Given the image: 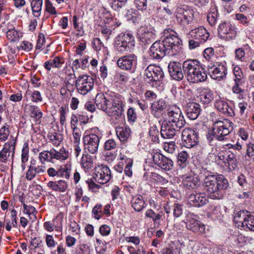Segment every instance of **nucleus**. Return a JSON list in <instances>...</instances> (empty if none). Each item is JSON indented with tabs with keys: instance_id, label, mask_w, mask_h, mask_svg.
<instances>
[{
	"instance_id": "nucleus-32",
	"label": "nucleus",
	"mask_w": 254,
	"mask_h": 254,
	"mask_svg": "<svg viewBox=\"0 0 254 254\" xmlns=\"http://www.w3.org/2000/svg\"><path fill=\"white\" fill-rule=\"evenodd\" d=\"M120 159L121 161H124V163L126 164V166L124 170L125 174L127 176L131 177L132 175L131 168L133 164V160L131 159L127 158L126 156L122 155V153L120 154Z\"/></svg>"
},
{
	"instance_id": "nucleus-43",
	"label": "nucleus",
	"mask_w": 254,
	"mask_h": 254,
	"mask_svg": "<svg viewBox=\"0 0 254 254\" xmlns=\"http://www.w3.org/2000/svg\"><path fill=\"white\" fill-rule=\"evenodd\" d=\"M199 99L203 104H208L213 100V95L210 91H204L200 96Z\"/></svg>"
},
{
	"instance_id": "nucleus-6",
	"label": "nucleus",
	"mask_w": 254,
	"mask_h": 254,
	"mask_svg": "<svg viewBox=\"0 0 254 254\" xmlns=\"http://www.w3.org/2000/svg\"><path fill=\"white\" fill-rule=\"evenodd\" d=\"M163 77L164 73L160 66L150 65L145 70L144 80L153 86L157 85V82H159Z\"/></svg>"
},
{
	"instance_id": "nucleus-11",
	"label": "nucleus",
	"mask_w": 254,
	"mask_h": 254,
	"mask_svg": "<svg viewBox=\"0 0 254 254\" xmlns=\"http://www.w3.org/2000/svg\"><path fill=\"white\" fill-rule=\"evenodd\" d=\"M151 155L154 164L158 167L166 171L173 168L174 163L171 159L157 151H153Z\"/></svg>"
},
{
	"instance_id": "nucleus-23",
	"label": "nucleus",
	"mask_w": 254,
	"mask_h": 254,
	"mask_svg": "<svg viewBox=\"0 0 254 254\" xmlns=\"http://www.w3.org/2000/svg\"><path fill=\"white\" fill-rule=\"evenodd\" d=\"M215 106L219 111L226 115L230 117H234L235 115L233 109L225 101L220 100L216 101Z\"/></svg>"
},
{
	"instance_id": "nucleus-15",
	"label": "nucleus",
	"mask_w": 254,
	"mask_h": 254,
	"mask_svg": "<svg viewBox=\"0 0 254 254\" xmlns=\"http://www.w3.org/2000/svg\"><path fill=\"white\" fill-rule=\"evenodd\" d=\"M150 56L155 59H160L166 55L170 56L168 49L166 48L161 40L155 42L150 49Z\"/></svg>"
},
{
	"instance_id": "nucleus-62",
	"label": "nucleus",
	"mask_w": 254,
	"mask_h": 254,
	"mask_svg": "<svg viewBox=\"0 0 254 254\" xmlns=\"http://www.w3.org/2000/svg\"><path fill=\"white\" fill-rule=\"evenodd\" d=\"M127 1V0H112V6L115 9L121 8L126 4Z\"/></svg>"
},
{
	"instance_id": "nucleus-40",
	"label": "nucleus",
	"mask_w": 254,
	"mask_h": 254,
	"mask_svg": "<svg viewBox=\"0 0 254 254\" xmlns=\"http://www.w3.org/2000/svg\"><path fill=\"white\" fill-rule=\"evenodd\" d=\"M227 166H232L233 169L237 167V161L236 155L230 151L226 152Z\"/></svg>"
},
{
	"instance_id": "nucleus-5",
	"label": "nucleus",
	"mask_w": 254,
	"mask_h": 254,
	"mask_svg": "<svg viewBox=\"0 0 254 254\" xmlns=\"http://www.w3.org/2000/svg\"><path fill=\"white\" fill-rule=\"evenodd\" d=\"M167 116L169 124H172L177 129H181L184 127L186 122L179 108L176 105L170 106L167 109Z\"/></svg>"
},
{
	"instance_id": "nucleus-63",
	"label": "nucleus",
	"mask_w": 254,
	"mask_h": 254,
	"mask_svg": "<svg viewBox=\"0 0 254 254\" xmlns=\"http://www.w3.org/2000/svg\"><path fill=\"white\" fill-rule=\"evenodd\" d=\"M173 213L174 216L178 217L183 214L182 205L178 204H175L174 205Z\"/></svg>"
},
{
	"instance_id": "nucleus-41",
	"label": "nucleus",
	"mask_w": 254,
	"mask_h": 254,
	"mask_svg": "<svg viewBox=\"0 0 254 254\" xmlns=\"http://www.w3.org/2000/svg\"><path fill=\"white\" fill-rule=\"evenodd\" d=\"M36 175V166L35 162L31 161V164L28 167V169L26 173L25 178L28 181H31L34 178Z\"/></svg>"
},
{
	"instance_id": "nucleus-14",
	"label": "nucleus",
	"mask_w": 254,
	"mask_h": 254,
	"mask_svg": "<svg viewBox=\"0 0 254 254\" xmlns=\"http://www.w3.org/2000/svg\"><path fill=\"white\" fill-rule=\"evenodd\" d=\"M207 70L212 78L218 80L223 79L227 74V68L225 66L217 63L208 65Z\"/></svg>"
},
{
	"instance_id": "nucleus-38",
	"label": "nucleus",
	"mask_w": 254,
	"mask_h": 254,
	"mask_svg": "<svg viewBox=\"0 0 254 254\" xmlns=\"http://www.w3.org/2000/svg\"><path fill=\"white\" fill-rule=\"evenodd\" d=\"M29 111L31 118L35 119L36 121H39L42 117L43 113L37 106H30Z\"/></svg>"
},
{
	"instance_id": "nucleus-56",
	"label": "nucleus",
	"mask_w": 254,
	"mask_h": 254,
	"mask_svg": "<svg viewBox=\"0 0 254 254\" xmlns=\"http://www.w3.org/2000/svg\"><path fill=\"white\" fill-rule=\"evenodd\" d=\"M127 119L129 122L134 123L136 119V114L133 108H129L127 112Z\"/></svg>"
},
{
	"instance_id": "nucleus-17",
	"label": "nucleus",
	"mask_w": 254,
	"mask_h": 254,
	"mask_svg": "<svg viewBox=\"0 0 254 254\" xmlns=\"http://www.w3.org/2000/svg\"><path fill=\"white\" fill-rule=\"evenodd\" d=\"M168 104L166 101L160 99L155 101L151 104V110L152 114L156 118H164L166 115L165 110L167 109Z\"/></svg>"
},
{
	"instance_id": "nucleus-50",
	"label": "nucleus",
	"mask_w": 254,
	"mask_h": 254,
	"mask_svg": "<svg viewBox=\"0 0 254 254\" xmlns=\"http://www.w3.org/2000/svg\"><path fill=\"white\" fill-rule=\"evenodd\" d=\"M233 72L235 76V79H234V80H236L237 81V82L242 81V79L244 77V74L242 71L241 68L239 66H235L233 68Z\"/></svg>"
},
{
	"instance_id": "nucleus-55",
	"label": "nucleus",
	"mask_w": 254,
	"mask_h": 254,
	"mask_svg": "<svg viewBox=\"0 0 254 254\" xmlns=\"http://www.w3.org/2000/svg\"><path fill=\"white\" fill-rule=\"evenodd\" d=\"M175 142L174 141L166 142L164 145V149L170 153H172L175 150Z\"/></svg>"
},
{
	"instance_id": "nucleus-37",
	"label": "nucleus",
	"mask_w": 254,
	"mask_h": 254,
	"mask_svg": "<svg viewBox=\"0 0 254 254\" xmlns=\"http://www.w3.org/2000/svg\"><path fill=\"white\" fill-rule=\"evenodd\" d=\"M81 163L82 167L86 170L90 169L93 166V159L92 157L88 154L83 155Z\"/></svg>"
},
{
	"instance_id": "nucleus-21",
	"label": "nucleus",
	"mask_w": 254,
	"mask_h": 254,
	"mask_svg": "<svg viewBox=\"0 0 254 254\" xmlns=\"http://www.w3.org/2000/svg\"><path fill=\"white\" fill-rule=\"evenodd\" d=\"M180 129H177L175 126L173 124H168L167 121H163L161 125V129L160 134L164 138H171L176 134V131Z\"/></svg>"
},
{
	"instance_id": "nucleus-25",
	"label": "nucleus",
	"mask_w": 254,
	"mask_h": 254,
	"mask_svg": "<svg viewBox=\"0 0 254 254\" xmlns=\"http://www.w3.org/2000/svg\"><path fill=\"white\" fill-rule=\"evenodd\" d=\"M180 14L177 16L178 20L180 19L183 24H188L191 21L193 17V11L192 9H184L180 8L179 10Z\"/></svg>"
},
{
	"instance_id": "nucleus-27",
	"label": "nucleus",
	"mask_w": 254,
	"mask_h": 254,
	"mask_svg": "<svg viewBox=\"0 0 254 254\" xmlns=\"http://www.w3.org/2000/svg\"><path fill=\"white\" fill-rule=\"evenodd\" d=\"M24 98L27 101H30L35 103H38L43 100V98L40 91L32 90L30 89L26 90Z\"/></svg>"
},
{
	"instance_id": "nucleus-30",
	"label": "nucleus",
	"mask_w": 254,
	"mask_h": 254,
	"mask_svg": "<svg viewBox=\"0 0 254 254\" xmlns=\"http://www.w3.org/2000/svg\"><path fill=\"white\" fill-rule=\"evenodd\" d=\"M131 206L136 211H140L145 207V201L143 196L140 194H136L132 197Z\"/></svg>"
},
{
	"instance_id": "nucleus-60",
	"label": "nucleus",
	"mask_w": 254,
	"mask_h": 254,
	"mask_svg": "<svg viewBox=\"0 0 254 254\" xmlns=\"http://www.w3.org/2000/svg\"><path fill=\"white\" fill-rule=\"evenodd\" d=\"M246 155L254 159V144L250 142L247 144Z\"/></svg>"
},
{
	"instance_id": "nucleus-53",
	"label": "nucleus",
	"mask_w": 254,
	"mask_h": 254,
	"mask_svg": "<svg viewBox=\"0 0 254 254\" xmlns=\"http://www.w3.org/2000/svg\"><path fill=\"white\" fill-rule=\"evenodd\" d=\"M219 37L225 41H229L235 38L236 35L234 33H218Z\"/></svg>"
},
{
	"instance_id": "nucleus-39",
	"label": "nucleus",
	"mask_w": 254,
	"mask_h": 254,
	"mask_svg": "<svg viewBox=\"0 0 254 254\" xmlns=\"http://www.w3.org/2000/svg\"><path fill=\"white\" fill-rule=\"evenodd\" d=\"M11 146L9 144H5L1 151H0V161L5 162L10 156Z\"/></svg>"
},
{
	"instance_id": "nucleus-19",
	"label": "nucleus",
	"mask_w": 254,
	"mask_h": 254,
	"mask_svg": "<svg viewBox=\"0 0 254 254\" xmlns=\"http://www.w3.org/2000/svg\"><path fill=\"white\" fill-rule=\"evenodd\" d=\"M119 67L123 69L129 70L135 67L136 57L134 55L123 56L119 59L117 62Z\"/></svg>"
},
{
	"instance_id": "nucleus-10",
	"label": "nucleus",
	"mask_w": 254,
	"mask_h": 254,
	"mask_svg": "<svg viewBox=\"0 0 254 254\" xmlns=\"http://www.w3.org/2000/svg\"><path fill=\"white\" fill-rule=\"evenodd\" d=\"M83 140L86 153L94 154L97 152L100 143V138L97 135L90 133L84 136Z\"/></svg>"
},
{
	"instance_id": "nucleus-54",
	"label": "nucleus",
	"mask_w": 254,
	"mask_h": 254,
	"mask_svg": "<svg viewBox=\"0 0 254 254\" xmlns=\"http://www.w3.org/2000/svg\"><path fill=\"white\" fill-rule=\"evenodd\" d=\"M123 108L122 101L118 98H115L113 99L112 103L109 109Z\"/></svg>"
},
{
	"instance_id": "nucleus-7",
	"label": "nucleus",
	"mask_w": 254,
	"mask_h": 254,
	"mask_svg": "<svg viewBox=\"0 0 254 254\" xmlns=\"http://www.w3.org/2000/svg\"><path fill=\"white\" fill-rule=\"evenodd\" d=\"M75 85L78 92L80 94L85 95L93 89V78L86 74L80 75L76 80Z\"/></svg>"
},
{
	"instance_id": "nucleus-26",
	"label": "nucleus",
	"mask_w": 254,
	"mask_h": 254,
	"mask_svg": "<svg viewBox=\"0 0 254 254\" xmlns=\"http://www.w3.org/2000/svg\"><path fill=\"white\" fill-rule=\"evenodd\" d=\"M48 187L54 191L64 192L68 188V184L63 180L50 181L48 183Z\"/></svg>"
},
{
	"instance_id": "nucleus-35",
	"label": "nucleus",
	"mask_w": 254,
	"mask_h": 254,
	"mask_svg": "<svg viewBox=\"0 0 254 254\" xmlns=\"http://www.w3.org/2000/svg\"><path fill=\"white\" fill-rule=\"evenodd\" d=\"M123 108L109 109L107 113L108 115L117 121L122 120L123 118Z\"/></svg>"
},
{
	"instance_id": "nucleus-45",
	"label": "nucleus",
	"mask_w": 254,
	"mask_h": 254,
	"mask_svg": "<svg viewBox=\"0 0 254 254\" xmlns=\"http://www.w3.org/2000/svg\"><path fill=\"white\" fill-rule=\"evenodd\" d=\"M71 170L70 166L65 165L59 169V176L68 179L70 176Z\"/></svg>"
},
{
	"instance_id": "nucleus-4",
	"label": "nucleus",
	"mask_w": 254,
	"mask_h": 254,
	"mask_svg": "<svg viewBox=\"0 0 254 254\" xmlns=\"http://www.w3.org/2000/svg\"><path fill=\"white\" fill-rule=\"evenodd\" d=\"M234 221L244 230L254 231V212L240 211L234 216Z\"/></svg>"
},
{
	"instance_id": "nucleus-51",
	"label": "nucleus",
	"mask_w": 254,
	"mask_h": 254,
	"mask_svg": "<svg viewBox=\"0 0 254 254\" xmlns=\"http://www.w3.org/2000/svg\"><path fill=\"white\" fill-rule=\"evenodd\" d=\"M9 134L8 126H3L0 129V140L1 141L5 140L7 138Z\"/></svg>"
},
{
	"instance_id": "nucleus-59",
	"label": "nucleus",
	"mask_w": 254,
	"mask_h": 254,
	"mask_svg": "<svg viewBox=\"0 0 254 254\" xmlns=\"http://www.w3.org/2000/svg\"><path fill=\"white\" fill-rule=\"evenodd\" d=\"M73 130V142L74 144H80V136H81V132L80 131L76 128L72 129Z\"/></svg>"
},
{
	"instance_id": "nucleus-49",
	"label": "nucleus",
	"mask_w": 254,
	"mask_h": 254,
	"mask_svg": "<svg viewBox=\"0 0 254 254\" xmlns=\"http://www.w3.org/2000/svg\"><path fill=\"white\" fill-rule=\"evenodd\" d=\"M29 158V148L28 144L24 143L21 154V161L22 163H24L27 162Z\"/></svg>"
},
{
	"instance_id": "nucleus-46",
	"label": "nucleus",
	"mask_w": 254,
	"mask_h": 254,
	"mask_svg": "<svg viewBox=\"0 0 254 254\" xmlns=\"http://www.w3.org/2000/svg\"><path fill=\"white\" fill-rule=\"evenodd\" d=\"M159 131L156 126L150 127L149 134L151 140L153 142L159 141Z\"/></svg>"
},
{
	"instance_id": "nucleus-1",
	"label": "nucleus",
	"mask_w": 254,
	"mask_h": 254,
	"mask_svg": "<svg viewBox=\"0 0 254 254\" xmlns=\"http://www.w3.org/2000/svg\"><path fill=\"white\" fill-rule=\"evenodd\" d=\"M203 187L208 196L213 199H221L224 196V190L229 185L227 180L222 175L205 174L203 179Z\"/></svg>"
},
{
	"instance_id": "nucleus-57",
	"label": "nucleus",
	"mask_w": 254,
	"mask_h": 254,
	"mask_svg": "<svg viewBox=\"0 0 254 254\" xmlns=\"http://www.w3.org/2000/svg\"><path fill=\"white\" fill-rule=\"evenodd\" d=\"M204 57L208 61L212 59L214 56V49L212 48H207L203 52Z\"/></svg>"
},
{
	"instance_id": "nucleus-24",
	"label": "nucleus",
	"mask_w": 254,
	"mask_h": 254,
	"mask_svg": "<svg viewBox=\"0 0 254 254\" xmlns=\"http://www.w3.org/2000/svg\"><path fill=\"white\" fill-rule=\"evenodd\" d=\"M95 103L97 107L104 111L109 109V106L111 105V102L106 99L105 95L102 93H98L96 96Z\"/></svg>"
},
{
	"instance_id": "nucleus-20",
	"label": "nucleus",
	"mask_w": 254,
	"mask_h": 254,
	"mask_svg": "<svg viewBox=\"0 0 254 254\" xmlns=\"http://www.w3.org/2000/svg\"><path fill=\"white\" fill-rule=\"evenodd\" d=\"M188 200L190 205L195 207L202 206L206 204L208 201L206 194L200 192L191 194L188 198Z\"/></svg>"
},
{
	"instance_id": "nucleus-31",
	"label": "nucleus",
	"mask_w": 254,
	"mask_h": 254,
	"mask_svg": "<svg viewBox=\"0 0 254 254\" xmlns=\"http://www.w3.org/2000/svg\"><path fill=\"white\" fill-rule=\"evenodd\" d=\"M64 61L59 57H55L53 60L47 61L44 63V66L45 68L51 70L52 67L60 68L63 64Z\"/></svg>"
},
{
	"instance_id": "nucleus-44",
	"label": "nucleus",
	"mask_w": 254,
	"mask_h": 254,
	"mask_svg": "<svg viewBox=\"0 0 254 254\" xmlns=\"http://www.w3.org/2000/svg\"><path fill=\"white\" fill-rule=\"evenodd\" d=\"M39 160L43 164L45 161H51L53 159L52 156V149L49 151H44L39 154Z\"/></svg>"
},
{
	"instance_id": "nucleus-29",
	"label": "nucleus",
	"mask_w": 254,
	"mask_h": 254,
	"mask_svg": "<svg viewBox=\"0 0 254 254\" xmlns=\"http://www.w3.org/2000/svg\"><path fill=\"white\" fill-rule=\"evenodd\" d=\"M116 134L122 142L126 141L130 136L131 130L129 127H118L116 129Z\"/></svg>"
},
{
	"instance_id": "nucleus-9",
	"label": "nucleus",
	"mask_w": 254,
	"mask_h": 254,
	"mask_svg": "<svg viewBox=\"0 0 254 254\" xmlns=\"http://www.w3.org/2000/svg\"><path fill=\"white\" fill-rule=\"evenodd\" d=\"M198 219V215L189 212L186 216V227L188 230L194 233H203L205 232V225Z\"/></svg>"
},
{
	"instance_id": "nucleus-42",
	"label": "nucleus",
	"mask_w": 254,
	"mask_h": 254,
	"mask_svg": "<svg viewBox=\"0 0 254 254\" xmlns=\"http://www.w3.org/2000/svg\"><path fill=\"white\" fill-rule=\"evenodd\" d=\"M150 33H137V38L144 44H149L152 42L151 37L152 35L149 34Z\"/></svg>"
},
{
	"instance_id": "nucleus-18",
	"label": "nucleus",
	"mask_w": 254,
	"mask_h": 254,
	"mask_svg": "<svg viewBox=\"0 0 254 254\" xmlns=\"http://www.w3.org/2000/svg\"><path fill=\"white\" fill-rule=\"evenodd\" d=\"M168 67L170 76L174 79L181 81L183 79L184 72L180 63L171 62L169 63Z\"/></svg>"
},
{
	"instance_id": "nucleus-52",
	"label": "nucleus",
	"mask_w": 254,
	"mask_h": 254,
	"mask_svg": "<svg viewBox=\"0 0 254 254\" xmlns=\"http://www.w3.org/2000/svg\"><path fill=\"white\" fill-rule=\"evenodd\" d=\"M146 216L152 218L154 222L160 220L162 216L160 214H156L152 209H148L146 211Z\"/></svg>"
},
{
	"instance_id": "nucleus-3",
	"label": "nucleus",
	"mask_w": 254,
	"mask_h": 254,
	"mask_svg": "<svg viewBox=\"0 0 254 254\" xmlns=\"http://www.w3.org/2000/svg\"><path fill=\"white\" fill-rule=\"evenodd\" d=\"M232 123L228 120L216 121L212 128V134L219 141H223L227 139L226 136L232 130Z\"/></svg>"
},
{
	"instance_id": "nucleus-47",
	"label": "nucleus",
	"mask_w": 254,
	"mask_h": 254,
	"mask_svg": "<svg viewBox=\"0 0 254 254\" xmlns=\"http://www.w3.org/2000/svg\"><path fill=\"white\" fill-rule=\"evenodd\" d=\"M217 13L216 10L214 8L211 9V11L208 14L207 19L208 23L211 25H214L217 19Z\"/></svg>"
},
{
	"instance_id": "nucleus-12",
	"label": "nucleus",
	"mask_w": 254,
	"mask_h": 254,
	"mask_svg": "<svg viewBox=\"0 0 254 254\" xmlns=\"http://www.w3.org/2000/svg\"><path fill=\"white\" fill-rule=\"evenodd\" d=\"M182 139L184 145L187 148H190L198 142L197 133L190 128H186L182 131Z\"/></svg>"
},
{
	"instance_id": "nucleus-33",
	"label": "nucleus",
	"mask_w": 254,
	"mask_h": 254,
	"mask_svg": "<svg viewBox=\"0 0 254 254\" xmlns=\"http://www.w3.org/2000/svg\"><path fill=\"white\" fill-rule=\"evenodd\" d=\"M52 156L53 159H56L60 160H65L68 158V152L64 148L60 149L59 151L52 149Z\"/></svg>"
},
{
	"instance_id": "nucleus-8",
	"label": "nucleus",
	"mask_w": 254,
	"mask_h": 254,
	"mask_svg": "<svg viewBox=\"0 0 254 254\" xmlns=\"http://www.w3.org/2000/svg\"><path fill=\"white\" fill-rule=\"evenodd\" d=\"M165 47L168 49L170 56L177 54L180 52L181 47L180 43V39L178 36L173 34L164 35L160 40Z\"/></svg>"
},
{
	"instance_id": "nucleus-22",
	"label": "nucleus",
	"mask_w": 254,
	"mask_h": 254,
	"mask_svg": "<svg viewBox=\"0 0 254 254\" xmlns=\"http://www.w3.org/2000/svg\"><path fill=\"white\" fill-rule=\"evenodd\" d=\"M186 112L189 118L195 120L200 114V105L195 102H189L186 106Z\"/></svg>"
},
{
	"instance_id": "nucleus-61",
	"label": "nucleus",
	"mask_w": 254,
	"mask_h": 254,
	"mask_svg": "<svg viewBox=\"0 0 254 254\" xmlns=\"http://www.w3.org/2000/svg\"><path fill=\"white\" fill-rule=\"evenodd\" d=\"M116 147V143L115 141L113 139L107 140L104 145V148L107 150H111Z\"/></svg>"
},
{
	"instance_id": "nucleus-34",
	"label": "nucleus",
	"mask_w": 254,
	"mask_h": 254,
	"mask_svg": "<svg viewBox=\"0 0 254 254\" xmlns=\"http://www.w3.org/2000/svg\"><path fill=\"white\" fill-rule=\"evenodd\" d=\"M42 4L43 0H32L31 5L32 9L33 14L35 17H38L40 15Z\"/></svg>"
},
{
	"instance_id": "nucleus-2",
	"label": "nucleus",
	"mask_w": 254,
	"mask_h": 254,
	"mask_svg": "<svg viewBox=\"0 0 254 254\" xmlns=\"http://www.w3.org/2000/svg\"><path fill=\"white\" fill-rule=\"evenodd\" d=\"M182 66L184 74L189 82L198 83L207 79V71L197 60H187L184 62Z\"/></svg>"
},
{
	"instance_id": "nucleus-64",
	"label": "nucleus",
	"mask_w": 254,
	"mask_h": 254,
	"mask_svg": "<svg viewBox=\"0 0 254 254\" xmlns=\"http://www.w3.org/2000/svg\"><path fill=\"white\" fill-rule=\"evenodd\" d=\"M102 205L101 204H96L92 209V214L94 215V217L96 219H99L101 217V215L99 214V212H101Z\"/></svg>"
},
{
	"instance_id": "nucleus-16",
	"label": "nucleus",
	"mask_w": 254,
	"mask_h": 254,
	"mask_svg": "<svg viewBox=\"0 0 254 254\" xmlns=\"http://www.w3.org/2000/svg\"><path fill=\"white\" fill-rule=\"evenodd\" d=\"M133 41V36L130 33H121L116 38V48L124 52L127 50L128 44Z\"/></svg>"
},
{
	"instance_id": "nucleus-48",
	"label": "nucleus",
	"mask_w": 254,
	"mask_h": 254,
	"mask_svg": "<svg viewBox=\"0 0 254 254\" xmlns=\"http://www.w3.org/2000/svg\"><path fill=\"white\" fill-rule=\"evenodd\" d=\"M48 137L54 144L56 145L59 144L60 142L63 140L62 135L57 133H51L48 135Z\"/></svg>"
},
{
	"instance_id": "nucleus-28",
	"label": "nucleus",
	"mask_w": 254,
	"mask_h": 254,
	"mask_svg": "<svg viewBox=\"0 0 254 254\" xmlns=\"http://www.w3.org/2000/svg\"><path fill=\"white\" fill-rule=\"evenodd\" d=\"M183 182L185 186L189 189H194L200 185V179L195 175L185 177Z\"/></svg>"
},
{
	"instance_id": "nucleus-13",
	"label": "nucleus",
	"mask_w": 254,
	"mask_h": 254,
	"mask_svg": "<svg viewBox=\"0 0 254 254\" xmlns=\"http://www.w3.org/2000/svg\"><path fill=\"white\" fill-rule=\"evenodd\" d=\"M111 177V171L107 166L101 165L95 168L94 179L97 183L105 184L110 181Z\"/></svg>"
},
{
	"instance_id": "nucleus-58",
	"label": "nucleus",
	"mask_w": 254,
	"mask_h": 254,
	"mask_svg": "<svg viewBox=\"0 0 254 254\" xmlns=\"http://www.w3.org/2000/svg\"><path fill=\"white\" fill-rule=\"evenodd\" d=\"M6 34L7 39L10 42L18 41L20 37L22 36L21 34L19 35V33H6Z\"/></svg>"
},
{
	"instance_id": "nucleus-36",
	"label": "nucleus",
	"mask_w": 254,
	"mask_h": 254,
	"mask_svg": "<svg viewBox=\"0 0 254 254\" xmlns=\"http://www.w3.org/2000/svg\"><path fill=\"white\" fill-rule=\"evenodd\" d=\"M189 155L186 151L180 152L178 155V164L182 168L186 167L189 164Z\"/></svg>"
}]
</instances>
